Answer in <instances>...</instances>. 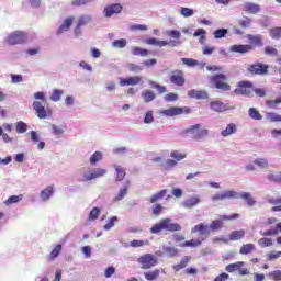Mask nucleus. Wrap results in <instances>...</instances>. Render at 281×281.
I'll return each mask as SVG.
<instances>
[{"mask_svg": "<svg viewBox=\"0 0 281 281\" xmlns=\"http://www.w3.org/2000/svg\"><path fill=\"white\" fill-rule=\"evenodd\" d=\"M191 232H192V234L199 233L200 236H202V237H200L198 239L188 240V241L181 244L180 247H200V245H202L203 240H205L210 236V226H207V224L200 223V224L195 225L191 229Z\"/></svg>", "mask_w": 281, "mask_h": 281, "instance_id": "nucleus-1", "label": "nucleus"}, {"mask_svg": "<svg viewBox=\"0 0 281 281\" xmlns=\"http://www.w3.org/2000/svg\"><path fill=\"white\" fill-rule=\"evenodd\" d=\"M149 232L150 234H161V232H181V224L172 223L170 218H162L158 223L154 224Z\"/></svg>", "mask_w": 281, "mask_h": 281, "instance_id": "nucleus-2", "label": "nucleus"}, {"mask_svg": "<svg viewBox=\"0 0 281 281\" xmlns=\"http://www.w3.org/2000/svg\"><path fill=\"white\" fill-rule=\"evenodd\" d=\"M35 100L41 101H34L33 102V109L40 120H46L48 115H52V110L49 108H45L43 104L47 102V99L45 98L44 92H36L34 94Z\"/></svg>", "mask_w": 281, "mask_h": 281, "instance_id": "nucleus-3", "label": "nucleus"}, {"mask_svg": "<svg viewBox=\"0 0 281 281\" xmlns=\"http://www.w3.org/2000/svg\"><path fill=\"white\" fill-rule=\"evenodd\" d=\"M210 80L214 83L215 89L220 91H232V86L227 82V75L217 74L212 76Z\"/></svg>", "mask_w": 281, "mask_h": 281, "instance_id": "nucleus-4", "label": "nucleus"}, {"mask_svg": "<svg viewBox=\"0 0 281 281\" xmlns=\"http://www.w3.org/2000/svg\"><path fill=\"white\" fill-rule=\"evenodd\" d=\"M8 45H23L27 43V32L14 31L7 36Z\"/></svg>", "mask_w": 281, "mask_h": 281, "instance_id": "nucleus-5", "label": "nucleus"}, {"mask_svg": "<svg viewBox=\"0 0 281 281\" xmlns=\"http://www.w3.org/2000/svg\"><path fill=\"white\" fill-rule=\"evenodd\" d=\"M184 133L191 135L192 139L195 142H200V139L207 137L209 131L207 128H201V124H195L187 128Z\"/></svg>", "mask_w": 281, "mask_h": 281, "instance_id": "nucleus-6", "label": "nucleus"}, {"mask_svg": "<svg viewBox=\"0 0 281 281\" xmlns=\"http://www.w3.org/2000/svg\"><path fill=\"white\" fill-rule=\"evenodd\" d=\"M233 93H235V95H246V98H249V95L254 93V82L247 80L237 82V87Z\"/></svg>", "mask_w": 281, "mask_h": 281, "instance_id": "nucleus-7", "label": "nucleus"}, {"mask_svg": "<svg viewBox=\"0 0 281 281\" xmlns=\"http://www.w3.org/2000/svg\"><path fill=\"white\" fill-rule=\"evenodd\" d=\"M247 71L250 76H267L269 74V65L255 61L248 66Z\"/></svg>", "mask_w": 281, "mask_h": 281, "instance_id": "nucleus-8", "label": "nucleus"}, {"mask_svg": "<svg viewBox=\"0 0 281 281\" xmlns=\"http://www.w3.org/2000/svg\"><path fill=\"white\" fill-rule=\"evenodd\" d=\"M192 113V109H190L189 106H184V108H179V106H171L167 110H162L160 111L161 115H165V117H175L177 115H188Z\"/></svg>", "mask_w": 281, "mask_h": 281, "instance_id": "nucleus-9", "label": "nucleus"}, {"mask_svg": "<svg viewBox=\"0 0 281 281\" xmlns=\"http://www.w3.org/2000/svg\"><path fill=\"white\" fill-rule=\"evenodd\" d=\"M277 223V224H276ZM276 224V228L273 229H267L265 232H260L261 236H278V234H281V222H278V218L276 217H268L267 221L265 222V225L267 227Z\"/></svg>", "mask_w": 281, "mask_h": 281, "instance_id": "nucleus-10", "label": "nucleus"}, {"mask_svg": "<svg viewBox=\"0 0 281 281\" xmlns=\"http://www.w3.org/2000/svg\"><path fill=\"white\" fill-rule=\"evenodd\" d=\"M140 269H153L157 265V257L153 254H145L137 259Z\"/></svg>", "mask_w": 281, "mask_h": 281, "instance_id": "nucleus-11", "label": "nucleus"}, {"mask_svg": "<svg viewBox=\"0 0 281 281\" xmlns=\"http://www.w3.org/2000/svg\"><path fill=\"white\" fill-rule=\"evenodd\" d=\"M106 175V169L94 168L83 173L82 181H93V179H100V177H104Z\"/></svg>", "mask_w": 281, "mask_h": 281, "instance_id": "nucleus-12", "label": "nucleus"}, {"mask_svg": "<svg viewBox=\"0 0 281 281\" xmlns=\"http://www.w3.org/2000/svg\"><path fill=\"white\" fill-rule=\"evenodd\" d=\"M171 85H176L177 87H183L186 85V77L182 70H173L169 77Z\"/></svg>", "mask_w": 281, "mask_h": 281, "instance_id": "nucleus-13", "label": "nucleus"}, {"mask_svg": "<svg viewBox=\"0 0 281 281\" xmlns=\"http://www.w3.org/2000/svg\"><path fill=\"white\" fill-rule=\"evenodd\" d=\"M122 10H124V8L120 3L108 4L103 10V14L106 19H111L113 14L122 13Z\"/></svg>", "mask_w": 281, "mask_h": 281, "instance_id": "nucleus-14", "label": "nucleus"}, {"mask_svg": "<svg viewBox=\"0 0 281 281\" xmlns=\"http://www.w3.org/2000/svg\"><path fill=\"white\" fill-rule=\"evenodd\" d=\"M229 52L234 54H249V52H254V45L235 44L229 47Z\"/></svg>", "mask_w": 281, "mask_h": 281, "instance_id": "nucleus-15", "label": "nucleus"}, {"mask_svg": "<svg viewBox=\"0 0 281 281\" xmlns=\"http://www.w3.org/2000/svg\"><path fill=\"white\" fill-rule=\"evenodd\" d=\"M212 201H227V199H238V192L236 191H224L223 193H217L213 195Z\"/></svg>", "mask_w": 281, "mask_h": 281, "instance_id": "nucleus-16", "label": "nucleus"}, {"mask_svg": "<svg viewBox=\"0 0 281 281\" xmlns=\"http://www.w3.org/2000/svg\"><path fill=\"white\" fill-rule=\"evenodd\" d=\"M210 108L212 111H215V113H225V111H229V106L227 104L223 103V101H211Z\"/></svg>", "mask_w": 281, "mask_h": 281, "instance_id": "nucleus-17", "label": "nucleus"}, {"mask_svg": "<svg viewBox=\"0 0 281 281\" xmlns=\"http://www.w3.org/2000/svg\"><path fill=\"white\" fill-rule=\"evenodd\" d=\"M139 82H142V77L139 76L120 79L121 87H131V86L139 85Z\"/></svg>", "mask_w": 281, "mask_h": 281, "instance_id": "nucleus-18", "label": "nucleus"}, {"mask_svg": "<svg viewBox=\"0 0 281 281\" xmlns=\"http://www.w3.org/2000/svg\"><path fill=\"white\" fill-rule=\"evenodd\" d=\"M188 97L193 98L194 100H207L209 94L206 91L191 89L188 91Z\"/></svg>", "mask_w": 281, "mask_h": 281, "instance_id": "nucleus-19", "label": "nucleus"}, {"mask_svg": "<svg viewBox=\"0 0 281 281\" xmlns=\"http://www.w3.org/2000/svg\"><path fill=\"white\" fill-rule=\"evenodd\" d=\"M246 38L249 41L250 44L248 45H252V47H262V35L258 34V35H252V34H247Z\"/></svg>", "mask_w": 281, "mask_h": 281, "instance_id": "nucleus-20", "label": "nucleus"}, {"mask_svg": "<svg viewBox=\"0 0 281 281\" xmlns=\"http://www.w3.org/2000/svg\"><path fill=\"white\" fill-rule=\"evenodd\" d=\"M201 203V198L196 196H191L187 200L183 201L182 205L183 207H187L188 210H192V207H196Z\"/></svg>", "mask_w": 281, "mask_h": 281, "instance_id": "nucleus-21", "label": "nucleus"}, {"mask_svg": "<svg viewBox=\"0 0 281 281\" xmlns=\"http://www.w3.org/2000/svg\"><path fill=\"white\" fill-rule=\"evenodd\" d=\"M244 12H248V14H258L260 12V5L252 3V2H246L243 5Z\"/></svg>", "mask_w": 281, "mask_h": 281, "instance_id": "nucleus-22", "label": "nucleus"}, {"mask_svg": "<svg viewBox=\"0 0 281 281\" xmlns=\"http://www.w3.org/2000/svg\"><path fill=\"white\" fill-rule=\"evenodd\" d=\"M90 21H91V15H81L75 29V34H80L81 32L80 27H83V25H89Z\"/></svg>", "mask_w": 281, "mask_h": 281, "instance_id": "nucleus-23", "label": "nucleus"}, {"mask_svg": "<svg viewBox=\"0 0 281 281\" xmlns=\"http://www.w3.org/2000/svg\"><path fill=\"white\" fill-rule=\"evenodd\" d=\"M74 25V16L67 18L64 23L58 27L57 34H63V32H69V27Z\"/></svg>", "mask_w": 281, "mask_h": 281, "instance_id": "nucleus-24", "label": "nucleus"}, {"mask_svg": "<svg viewBox=\"0 0 281 281\" xmlns=\"http://www.w3.org/2000/svg\"><path fill=\"white\" fill-rule=\"evenodd\" d=\"M168 194V189H162L156 193H154L150 198H149V203H158V201H161V199H164V196H166Z\"/></svg>", "mask_w": 281, "mask_h": 281, "instance_id": "nucleus-25", "label": "nucleus"}, {"mask_svg": "<svg viewBox=\"0 0 281 281\" xmlns=\"http://www.w3.org/2000/svg\"><path fill=\"white\" fill-rule=\"evenodd\" d=\"M238 131V127L234 123H229L225 130L221 132L222 137H229V135H234Z\"/></svg>", "mask_w": 281, "mask_h": 281, "instance_id": "nucleus-26", "label": "nucleus"}, {"mask_svg": "<svg viewBox=\"0 0 281 281\" xmlns=\"http://www.w3.org/2000/svg\"><path fill=\"white\" fill-rule=\"evenodd\" d=\"M145 43L147 45H156L157 47H166V45H170V43H172V42L159 41L155 37H150V38L145 40Z\"/></svg>", "mask_w": 281, "mask_h": 281, "instance_id": "nucleus-27", "label": "nucleus"}, {"mask_svg": "<svg viewBox=\"0 0 281 281\" xmlns=\"http://www.w3.org/2000/svg\"><path fill=\"white\" fill-rule=\"evenodd\" d=\"M61 251H63V245L57 244L55 246V248L50 251L49 256L47 257L48 262L56 260V258H58V256H60Z\"/></svg>", "mask_w": 281, "mask_h": 281, "instance_id": "nucleus-28", "label": "nucleus"}, {"mask_svg": "<svg viewBox=\"0 0 281 281\" xmlns=\"http://www.w3.org/2000/svg\"><path fill=\"white\" fill-rule=\"evenodd\" d=\"M54 194V186H48L44 190L41 191L42 201H49V198Z\"/></svg>", "mask_w": 281, "mask_h": 281, "instance_id": "nucleus-29", "label": "nucleus"}, {"mask_svg": "<svg viewBox=\"0 0 281 281\" xmlns=\"http://www.w3.org/2000/svg\"><path fill=\"white\" fill-rule=\"evenodd\" d=\"M254 251H256V245L254 244H244L239 249L241 256H247Z\"/></svg>", "mask_w": 281, "mask_h": 281, "instance_id": "nucleus-30", "label": "nucleus"}, {"mask_svg": "<svg viewBox=\"0 0 281 281\" xmlns=\"http://www.w3.org/2000/svg\"><path fill=\"white\" fill-rule=\"evenodd\" d=\"M268 203L274 205L271 207V212H281V198L268 199Z\"/></svg>", "mask_w": 281, "mask_h": 281, "instance_id": "nucleus-31", "label": "nucleus"}, {"mask_svg": "<svg viewBox=\"0 0 281 281\" xmlns=\"http://www.w3.org/2000/svg\"><path fill=\"white\" fill-rule=\"evenodd\" d=\"M237 23L239 27H241V30H249V27H251L252 20L251 18L244 15L241 19L237 21Z\"/></svg>", "mask_w": 281, "mask_h": 281, "instance_id": "nucleus-32", "label": "nucleus"}, {"mask_svg": "<svg viewBox=\"0 0 281 281\" xmlns=\"http://www.w3.org/2000/svg\"><path fill=\"white\" fill-rule=\"evenodd\" d=\"M245 267L244 261H237L235 263H231L226 266L227 273H234V271H239V269H243Z\"/></svg>", "mask_w": 281, "mask_h": 281, "instance_id": "nucleus-33", "label": "nucleus"}, {"mask_svg": "<svg viewBox=\"0 0 281 281\" xmlns=\"http://www.w3.org/2000/svg\"><path fill=\"white\" fill-rule=\"evenodd\" d=\"M131 186V182L127 181L123 188L119 191L117 195L115 196V201H122L126 194H128V188Z\"/></svg>", "mask_w": 281, "mask_h": 281, "instance_id": "nucleus-34", "label": "nucleus"}, {"mask_svg": "<svg viewBox=\"0 0 281 281\" xmlns=\"http://www.w3.org/2000/svg\"><path fill=\"white\" fill-rule=\"evenodd\" d=\"M114 170L116 172V181H124V178L126 177V171L124 168H122L120 165H114Z\"/></svg>", "mask_w": 281, "mask_h": 281, "instance_id": "nucleus-35", "label": "nucleus"}, {"mask_svg": "<svg viewBox=\"0 0 281 281\" xmlns=\"http://www.w3.org/2000/svg\"><path fill=\"white\" fill-rule=\"evenodd\" d=\"M241 238H245V229L234 231L228 236V240H241Z\"/></svg>", "mask_w": 281, "mask_h": 281, "instance_id": "nucleus-36", "label": "nucleus"}, {"mask_svg": "<svg viewBox=\"0 0 281 281\" xmlns=\"http://www.w3.org/2000/svg\"><path fill=\"white\" fill-rule=\"evenodd\" d=\"M140 95H142L144 102L147 104H148V102H153V100H155V98H157L155 95V92H153L151 90H144Z\"/></svg>", "mask_w": 281, "mask_h": 281, "instance_id": "nucleus-37", "label": "nucleus"}, {"mask_svg": "<svg viewBox=\"0 0 281 281\" xmlns=\"http://www.w3.org/2000/svg\"><path fill=\"white\" fill-rule=\"evenodd\" d=\"M170 157L175 160V161H183V159H186V157H188V154L186 153H181L179 150H172L170 154Z\"/></svg>", "mask_w": 281, "mask_h": 281, "instance_id": "nucleus-38", "label": "nucleus"}, {"mask_svg": "<svg viewBox=\"0 0 281 281\" xmlns=\"http://www.w3.org/2000/svg\"><path fill=\"white\" fill-rule=\"evenodd\" d=\"M238 199H244V201H246L249 207H252V205H256V200H254V198H251V194L247 192L238 194Z\"/></svg>", "mask_w": 281, "mask_h": 281, "instance_id": "nucleus-39", "label": "nucleus"}, {"mask_svg": "<svg viewBox=\"0 0 281 281\" xmlns=\"http://www.w3.org/2000/svg\"><path fill=\"white\" fill-rule=\"evenodd\" d=\"M190 257L186 256L182 260L173 266L175 271H181V269H186L188 267V262H190Z\"/></svg>", "mask_w": 281, "mask_h": 281, "instance_id": "nucleus-40", "label": "nucleus"}, {"mask_svg": "<svg viewBox=\"0 0 281 281\" xmlns=\"http://www.w3.org/2000/svg\"><path fill=\"white\" fill-rule=\"evenodd\" d=\"M271 38L274 41H280L281 38V26H276L269 30Z\"/></svg>", "mask_w": 281, "mask_h": 281, "instance_id": "nucleus-41", "label": "nucleus"}, {"mask_svg": "<svg viewBox=\"0 0 281 281\" xmlns=\"http://www.w3.org/2000/svg\"><path fill=\"white\" fill-rule=\"evenodd\" d=\"M248 115L251 120L260 121L262 120V114L256 108H250L248 110Z\"/></svg>", "mask_w": 281, "mask_h": 281, "instance_id": "nucleus-42", "label": "nucleus"}, {"mask_svg": "<svg viewBox=\"0 0 281 281\" xmlns=\"http://www.w3.org/2000/svg\"><path fill=\"white\" fill-rule=\"evenodd\" d=\"M258 245L259 247H273V239L269 238V237H263V238H260L258 240Z\"/></svg>", "mask_w": 281, "mask_h": 281, "instance_id": "nucleus-43", "label": "nucleus"}, {"mask_svg": "<svg viewBox=\"0 0 281 281\" xmlns=\"http://www.w3.org/2000/svg\"><path fill=\"white\" fill-rule=\"evenodd\" d=\"M210 229H212V232H218V229H223V221L221 220L212 221L210 224Z\"/></svg>", "mask_w": 281, "mask_h": 281, "instance_id": "nucleus-44", "label": "nucleus"}, {"mask_svg": "<svg viewBox=\"0 0 281 281\" xmlns=\"http://www.w3.org/2000/svg\"><path fill=\"white\" fill-rule=\"evenodd\" d=\"M254 164L261 169L269 168V161L266 158H256Z\"/></svg>", "mask_w": 281, "mask_h": 281, "instance_id": "nucleus-45", "label": "nucleus"}, {"mask_svg": "<svg viewBox=\"0 0 281 281\" xmlns=\"http://www.w3.org/2000/svg\"><path fill=\"white\" fill-rule=\"evenodd\" d=\"M267 179L271 182V183H281V172H277V173H270L267 176Z\"/></svg>", "mask_w": 281, "mask_h": 281, "instance_id": "nucleus-46", "label": "nucleus"}, {"mask_svg": "<svg viewBox=\"0 0 281 281\" xmlns=\"http://www.w3.org/2000/svg\"><path fill=\"white\" fill-rule=\"evenodd\" d=\"M159 269H156L154 271L150 272H145L144 276L146 278V280L153 281V280H157V278H159Z\"/></svg>", "mask_w": 281, "mask_h": 281, "instance_id": "nucleus-47", "label": "nucleus"}, {"mask_svg": "<svg viewBox=\"0 0 281 281\" xmlns=\"http://www.w3.org/2000/svg\"><path fill=\"white\" fill-rule=\"evenodd\" d=\"M15 131L19 134L27 133V124L23 121H20L15 125Z\"/></svg>", "mask_w": 281, "mask_h": 281, "instance_id": "nucleus-48", "label": "nucleus"}, {"mask_svg": "<svg viewBox=\"0 0 281 281\" xmlns=\"http://www.w3.org/2000/svg\"><path fill=\"white\" fill-rule=\"evenodd\" d=\"M132 54L133 56H148V49L140 48V47H133Z\"/></svg>", "mask_w": 281, "mask_h": 281, "instance_id": "nucleus-49", "label": "nucleus"}, {"mask_svg": "<svg viewBox=\"0 0 281 281\" xmlns=\"http://www.w3.org/2000/svg\"><path fill=\"white\" fill-rule=\"evenodd\" d=\"M23 200V195H11L4 201V205H12V203H19Z\"/></svg>", "mask_w": 281, "mask_h": 281, "instance_id": "nucleus-50", "label": "nucleus"}, {"mask_svg": "<svg viewBox=\"0 0 281 281\" xmlns=\"http://www.w3.org/2000/svg\"><path fill=\"white\" fill-rule=\"evenodd\" d=\"M99 217H100V207L95 206L91 210L88 218L89 221H98Z\"/></svg>", "mask_w": 281, "mask_h": 281, "instance_id": "nucleus-51", "label": "nucleus"}, {"mask_svg": "<svg viewBox=\"0 0 281 281\" xmlns=\"http://www.w3.org/2000/svg\"><path fill=\"white\" fill-rule=\"evenodd\" d=\"M149 85H150V87H153V89H157V91H159V93H166V91H167L166 86H161V85L157 83L156 81L149 80Z\"/></svg>", "mask_w": 281, "mask_h": 281, "instance_id": "nucleus-52", "label": "nucleus"}, {"mask_svg": "<svg viewBox=\"0 0 281 281\" xmlns=\"http://www.w3.org/2000/svg\"><path fill=\"white\" fill-rule=\"evenodd\" d=\"M98 161H102V154L101 151H95L94 154H92V156L90 157V164L92 166H94V164H98Z\"/></svg>", "mask_w": 281, "mask_h": 281, "instance_id": "nucleus-53", "label": "nucleus"}, {"mask_svg": "<svg viewBox=\"0 0 281 281\" xmlns=\"http://www.w3.org/2000/svg\"><path fill=\"white\" fill-rule=\"evenodd\" d=\"M278 104H281V97H279L274 100L266 101V106H268L269 109H276V106H278Z\"/></svg>", "mask_w": 281, "mask_h": 281, "instance_id": "nucleus-54", "label": "nucleus"}, {"mask_svg": "<svg viewBox=\"0 0 281 281\" xmlns=\"http://www.w3.org/2000/svg\"><path fill=\"white\" fill-rule=\"evenodd\" d=\"M268 278L273 281H281V270H274L269 272Z\"/></svg>", "mask_w": 281, "mask_h": 281, "instance_id": "nucleus-55", "label": "nucleus"}, {"mask_svg": "<svg viewBox=\"0 0 281 281\" xmlns=\"http://www.w3.org/2000/svg\"><path fill=\"white\" fill-rule=\"evenodd\" d=\"M266 117L271 122H281V115L276 112H268Z\"/></svg>", "mask_w": 281, "mask_h": 281, "instance_id": "nucleus-56", "label": "nucleus"}, {"mask_svg": "<svg viewBox=\"0 0 281 281\" xmlns=\"http://www.w3.org/2000/svg\"><path fill=\"white\" fill-rule=\"evenodd\" d=\"M63 93H64L63 90H58V89L53 90V93L50 95L52 102H58Z\"/></svg>", "mask_w": 281, "mask_h": 281, "instance_id": "nucleus-57", "label": "nucleus"}, {"mask_svg": "<svg viewBox=\"0 0 281 281\" xmlns=\"http://www.w3.org/2000/svg\"><path fill=\"white\" fill-rule=\"evenodd\" d=\"M183 65H187V67H196L199 65V60L193 58H182Z\"/></svg>", "mask_w": 281, "mask_h": 281, "instance_id": "nucleus-58", "label": "nucleus"}, {"mask_svg": "<svg viewBox=\"0 0 281 281\" xmlns=\"http://www.w3.org/2000/svg\"><path fill=\"white\" fill-rule=\"evenodd\" d=\"M161 212H164V206L159 203L155 204L153 207H151V214L154 216H159V214H161Z\"/></svg>", "mask_w": 281, "mask_h": 281, "instance_id": "nucleus-59", "label": "nucleus"}, {"mask_svg": "<svg viewBox=\"0 0 281 281\" xmlns=\"http://www.w3.org/2000/svg\"><path fill=\"white\" fill-rule=\"evenodd\" d=\"M113 47H116L117 49H124L126 47V40L121 38V40H115L112 43Z\"/></svg>", "mask_w": 281, "mask_h": 281, "instance_id": "nucleus-60", "label": "nucleus"}, {"mask_svg": "<svg viewBox=\"0 0 281 281\" xmlns=\"http://www.w3.org/2000/svg\"><path fill=\"white\" fill-rule=\"evenodd\" d=\"M226 34H227V29H218L214 31L213 36L214 38H225Z\"/></svg>", "mask_w": 281, "mask_h": 281, "instance_id": "nucleus-61", "label": "nucleus"}, {"mask_svg": "<svg viewBox=\"0 0 281 281\" xmlns=\"http://www.w3.org/2000/svg\"><path fill=\"white\" fill-rule=\"evenodd\" d=\"M127 69L132 71L133 74H139L142 71V66H138L137 64L130 63L127 64Z\"/></svg>", "mask_w": 281, "mask_h": 281, "instance_id": "nucleus-62", "label": "nucleus"}, {"mask_svg": "<svg viewBox=\"0 0 281 281\" xmlns=\"http://www.w3.org/2000/svg\"><path fill=\"white\" fill-rule=\"evenodd\" d=\"M265 54L267 56H278V49H276L273 46H267L265 48Z\"/></svg>", "mask_w": 281, "mask_h": 281, "instance_id": "nucleus-63", "label": "nucleus"}, {"mask_svg": "<svg viewBox=\"0 0 281 281\" xmlns=\"http://www.w3.org/2000/svg\"><path fill=\"white\" fill-rule=\"evenodd\" d=\"M278 258H281V251H271L267 255V260H278Z\"/></svg>", "mask_w": 281, "mask_h": 281, "instance_id": "nucleus-64", "label": "nucleus"}]
</instances>
